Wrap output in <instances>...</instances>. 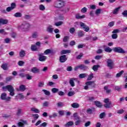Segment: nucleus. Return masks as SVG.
Returning a JSON list of instances; mask_svg holds the SVG:
<instances>
[{
    "label": "nucleus",
    "mask_w": 127,
    "mask_h": 127,
    "mask_svg": "<svg viewBox=\"0 0 127 127\" xmlns=\"http://www.w3.org/2000/svg\"><path fill=\"white\" fill-rule=\"evenodd\" d=\"M30 27H31L30 23L26 21H24L22 22L21 25L17 26V28L19 30H21L24 32H26L29 31V29H30Z\"/></svg>",
    "instance_id": "obj_1"
},
{
    "label": "nucleus",
    "mask_w": 127,
    "mask_h": 127,
    "mask_svg": "<svg viewBox=\"0 0 127 127\" xmlns=\"http://www.w3.org/2000/svg\"><path fill=\"white\" fill-rule=\"evenodd\" d=\"M2 89L4 92H5L6 91L9 92L10 96H13L15 95V93L14 92V88H13V86L11 85H7L6 86H3L2 87Z\"/></svg>",
    "instance_id": "obj_2"
},
{
    "label": "nucleus",
    "mask_w": 127,
    "mask_h": 127,
    "mask_svg": "<svg viewBox=\"0 0 127 127\" xmlns=\"http://www.w3.org/2000/svg\"><path fill=\"white\" fill-rule=\"evenodd\" d=\"M7 94L6 93H2L0 96V99L1 100L6 101V102H10L11 97L8 96L7 97Z\"/></svg>",
    "instance_id": "obj_3"
},
{
    "label": "nucleus",
    "mask_w": 127,
    "mask_h": 127,
    "mask_svg": "<svg viewBox=\"0 0 127 127\" xmlns=\"http://www.w3.org/2000/svg\"><path fill=\"white\" fill-rule=\"evenodd\" d=\"M88 66L84 64H81L77 65L74 68V70L77 71L78 69H80V70H83V71H86L87 69H88Z\"/></svg>",
    "instance_id": "obj_4"
},
{
    "label": "nucleus",
    "mask_w": 127,
    "mask_h": 127,
    "mask_svg": "<svg viewBox=\"0 0 127 127\" xmlns=\"http://www.w3.org/2000/svg\"><path fill=\"white\" fill-rule=\"evenodd\" d=\"M64 6V2L63 1L58 0L55 1V7H57V8H61Z\"/></svg>",
    "instance_id": "obj_5"
},
{
    "label": "nucleus",
    "mask_w": 127,
    "mask_h": 127,
    "mask_svg": "<svg viewBox=\"0 0 127 127\" xmlns=\"http://www.w3.org/2000/svg\"><path fill=\"white\" fill-rule=\"evenodd\" d=\"M107 67L110 69H112L114 68V61L111 59H107Z\"/></svg>",
    "instance_id": "obj_6"
},
{
    "label": "nucleus",
    "mask_w": 127,
    "mask_h": 127,
    "mask_svg": "<svg viewBox=\"0 0 127 127\" xmlns=\"http://www.w3.org/2000/svg\"><path fill=\"white\" fill-rule=\"evenodd\" d=\"M113 51L114 52H116L117 53H122V54H125L126 53V51L124 50L121 47H115L113 49Z\"/></svg>",
    "instance_id": "obj_7"
},
{
    "label": "nucleus",
    "mask_w": 127,
    "mask_h": 127,
    "mask_svg": "<svg viewBox=\"0 0 127 127\" xmlns=\"http://www.w3.org/2000/svg\"><path fill=\"white\" fill-rule=\"evenodd\" d=\"M15 7H16V4H15V3L14 2H13L11 3L10 6L6 8V10L8 12H9V11H11V10L14 9Z\"/></svg>",
    "instance_id": "obj_8"
},
{
    "label": "nucleus",
    "mask_w": 127,
    "mask_h": 127,
    "mask_svg": "<svg viewBox=\"0 0 127 127\" xmlns=\"http://www.w3.org/2000/svg\"><path fill=\"white\" fill-rule=\"evenodd\" d=\"M38 56L39 57V61H41V62H43L47 59V57L44 56L43 54L40 53L38 54Z\"/></svg>",
    "instance_id": "obj_9"
},
{
    "label": "nucleus",
    "mask_w": 127,
    "mask_h": 127,
    "mask_svg": "<svg viewBox=\"0 0 127 127\" xmlns=\"http://www.w3.org/2000/svg\"><path fill=\"white\" fill-rule=\"evenodd\" d=\"M21 122L17 123L18 127H24V125H27V122L25 120H22Z\"/></svg>",
    "instance_id": "obj_10"
},
{
    "label": "nucleus",
    "mask_w": 127,
    "mask_h": 127,
    "mask_svg": "<svg viewBox=\"0 0 127 127\" xmlns=\"http://www.w3.org/2000/svg\"><path fill=\"white\" fill-rule=\"evenodd\" d=\"M67 61V57L66 55H63L60 57V62L61 63H64Z\"/></svg>",
    "instance_id": "obj_11"
},
{
    "label": "nucleus",
    "mask_w": 127,
    "mask_h": 127,
    "mask_svg": "<svg viewBox=\"0 0 127 127\" xmlns=\"http://www.w3.org/2000/svg\"><path fill=\"white\" fill-rule=\"evenodd\" d=\"M53 30H54V28H53V25L48 26L47 28V31L49 33H53Z\"/></svg>",
    "instance_id": "obj_12"
},
{
    "label": "nucleus",
    "mask_w": 127,
    "mask_h": 127,
    "mask_svg": "<svg viewBox=\"0 0 127 127\" xmlns=\"http://www.w3.org/2000/svg\"><path fill=\"white\" fill-rule=\"evenodd\" d=\"M85 84H86L87 86H92V87H94L95 86H96V84L95 83V81H87L85 82Z\"/></svg>",
    "instance_id": "obj_13"
},
{
    "label": "nucleus",
    "mask_w": 127,
    "mask_h": 127,
    "mask_svg": "<svg viewBox=\"0 0 127 127\" xmlns=\"http://www.w3.org/2000/svg\"><path fill=\"white\" fill-rule=\"evenodd\" d=\"M74 80H76V78H71L69 79V83L71 87H75V82H74Z\"/></svg>",
    "instance_id": "obj_14"
},
{
    "label": "nucleus",
    "mask_w": 127,
    "mask_h": 127,
    "mask_svg": "<svg viewBox=\"0 0 127 127\" xmlns=\"http://www.w3.org/2000/svg\"><path fill=\"white\" fill-rule=\"evenodd\" d=\"M74 126V122L73 121H69L66 124L64 125V127H73Z\"/></svg>",
    "instance_id": "obj_15"
},
{
    "label": "nucleus",
    "mask_w": 127,
    "mask_h": 127,
    "mask_svg": "<svg viewBox=\"0 0 127 127\" xmlns=\"http://www.w3.org/2000/svg\"><path fill=\"white\" fill-rule=\"evenodd\" d=\"M8 22V21L6 19H3L2 18H0V26L1 25V24L4 25V24H7V23Z\"/></svg>",
    "instance_id": "obj_16"
},
{
    "label": "nucleus",
    "mask_w": 127,
    "mask_h": 127,
    "mask_svg": "<svg viewBox=\"0 0 127 127\" xmlns=\"http://www.w3.org/2000/svg\"><path fill=\"white\" fill-rule=\"evenodd\" d=\"M31 72L34 73V74H36V73H39L40 70L36 67H34L31 69Z\"/></svg>",
    "instance_id": "obj_17"
},
{
    "label": "nucleus",
    "mask_w": 127,
    "mask_h": 127,
    "mask_svg": "<svg viewBox=\"0 0 127 127\" xmlns=\"http://www.w3.org/2000/svg\"><path fill=\"white\" fill-rule=\"evenodd\" d=\"M26 55V54L25 53V51L24 50H21L19 52V57H21V58H23V57H24Z\"/></svg>",
    "instance_id": "obj_18"
},
{
    "label": "nucleus",
    "mask_w": 127,
    "mask_h": 127,
    "mask_svg": "<svg viewBox=\"0 0 127 127\" xmlns=\"http://www.w3.org/2000/svg\"><path fill=\"white\" fill-rule=\"evenodd\" d=\"M104 107L106 109H110L113 108V104H112V102H109L108 103L104 104Z\"/></svg>",
    "instance_id": "obj_19"
},
{
    "label": "nucleus",
    "mask_w": 127,
    "mask_h": 127,
    "mask_svg": "<svg viewBox=\"0 0 127 127\" xmlns=\"http://www.w3.org/2000/svg\"><path fill=\"white\" fill-rule=\"evenodd\" d=\"M69 53H71V50H64L61 52V54L62 55L68 54Z\"/></svg>",
    "instance_id": "obj_20"
},
{
    "label": "nucleus",
    "mask_w": 127,
    "mask_h": 127,
    "mask_svg": "<svg viewBox=\"0 0 127 127\" xmlns=\"http://www.w3.org/2000/svg\"><path fill=\"white\" fill-rule=\"evenodd\" d=\"M85 17H86L85 15L80 16L79 14H77L75 15V18H76V19H82L83 18H85Z\"/></svg>",
    "instance_id": "obj_21"
},
{
    "label": "nucleus",
    "mask_w": 127,
    "mask_h": 127,
    "mask_svg": "<svg viewBox=\"0 0 127 127\" xmlns=\"http://www.w3.org/2000/svg\"><path fill=\"white\" fill-rule=\"evenodd\" d=\"M94 103L95 106H96V107H98V108H102V103H101L100 102L95 101Z\"/></svg>",
    "instance_id": "obj_22"
},
{
    "label": "nucleus",
    "mask_w": 127,
    "mask_h": 127,
    "mask_svg": "<svg viewBox=\"0 0 127 127\" xmlns=\"http://www.w3.org/2000/svg\"><path fill=\"white\" fill-rule=\"evenodd\" d=\"M31 112H34V113H35L36 114H39V113H40L39 110L34 107L31 108Z\"/></svg>",
    "instance_id": "obj_23"
},
{
    "label": "nucleus",
    "mask_w": 127,
    "mask_h": 127,
    "mask_svg": "<svg viewBox=\"0 0 127 127\" xmlns=\"http://www.w3.org/2000/svg\"><path fill=\"white\" fill-rule=\"evenodd\" d=\"M21 115H23V113L22 112V109H18L16 113V116H21Z\"/></svg>",
    "instance_id": "obj_24"
},
{
    "label": "nucleus",
    "mask_w": 127,
    "mask_h": 127,
    "mask_svg": "<svg viewBox=\"0 0 127 127\" xmlns=\"http://www.w3.org/2000/svg\"><path fill=\"white\" fill-rule=\"evenodd\" d=\"M71 107H72L74 109H77L80 107V105L77 103H73L71 104Z\"/></svg>",
    "instance_id": "obj_25"
},
{
    "label": "nucleus",
    "mask_w": 127,
    "mask_h": 127,
    "mask_svg": "<svg viewBox=\"0 0 127 127\" xmlns=\"http://www.w3.org/2000/svg\"><path fill=\"white\" fill-rule=\"evenodd\" d=\"M25 85H21L19 86V90L21 92H24L25 90H26Z\"/></svg>",
    "instance_id": "obj_26"
},
{
    "label": "nucleus",
    "mask_w": 127,
    "mask_h": 127,
    "mask_svg": "<svg viewBox=\"0 0 127 127\" xmlns=\"http://www.w3.org/2000/svg\"><path fill=\"white\" fill-rule=\"evenodd\" d=\"M32 38H35V39L37 38V37H38V32H35L33 33L32 34Z\"/></svg>",
    "instance_id": "obj_27"
},
{
    "label": "nucleus",
    "mask_w": 127,
    "mask_h": 127,
    "mask_svg": "<svg viewBox=\"0 0 127 127\" xmlns=\"http://www.w3.org/2000/svg\"><path fill=\"white\" fill-rule=\"evenodd\" d=\"M112 51L113 50H112V49L109 47H108L104 49V51H105V52H108V53H111Z\"/></svg>",
    "instance_id": "obj_28"
},
{
    "label": "nucleus",
    "mask_w": 127,
    "mask_h": 127,
    "mask_svg": "<svg viewBox=\"0 0 127 127\" xmlns=\"http://www.w3.org/2000/svg\"><path fill=\"white\" fill-rule=\"evenodd\" d=\"M99 68H100V65H93L92 69L93 71H98Z\"/></svg>",
    "instance_id": "obj_29"
},
{
    "label": "nucleus",
    "mask_w": 127,
    "mask_h": 127,
    "mask_svg": "<svg viewBox=\"0 0 127 127\" xmlns=\"http://www.w3.org/2000/svg\"><path fill=\"white\" fill-rule=\"evenodd\" d=\"M42 91L44 92L46 96H50V91H48L46 89H43Z\"/></svg>",
    "instance_id": "obj_30"
},
{
    "label": "nucleus",
    "mask_w": 127,
    "mask_h": 127,
    "mask_svg": "<svg viewBox=\"0 0 127 127\" xmlns=\"http://www.w3.org/2000/svg\"><path fill=\"white\" fill-rule=\"evenodd\" d=\"M1 68L3 69V70H7V64H3L1 65Z\"/></svg>",
    "instance_id": "obj_31"
},
{
    "label": "nucleus",
    "mask_w": 127,
    "mask_h": 127,
    "mask_svg": "<svg viewBox=\"0 0 127 127\" xmlns=\"http://www.w3.org/2000/svg\"><path fill=\"white\" fill-rule=\"evenodd\" d=\"M93 78H94V74L91 73L88 75L87 81H90V80H92Z\"/></svg>",
    "instance_id": "obj_32"
},
{
    "label": "nucleus",
    "mask_w": 127,
    "mask_h": 127,
    "mask_svg": "<svg viewBox=\"0 0 127 127\" xmlns=\"http://www.w3.org/2000/svg\"><path fill=\"white\" fill-rule=\"evenodd\" d=\"M31 49L32 51H37V50H38L36 46L34 45L31 46Z\"/></svg>",
    "instance_id": "obj_33"
},
{
    "label": "nucleus",
    "mask_w": 127,
    "mask_h": 127,
    "mask_svg": "<svg viewBox=\"0 0 127 127\" xmlns=\"http://www.w3.org/2000/svg\"><path fill=\"white\" fill-rule=\"evenodd\" d=\"M14 16H15V17H21L22 14L20 12H16L14 14Z\"/></svg>",
    "instance_id": "obj_34"
},
{
    "label": "nucleus",
    "mask_w": 127,
    "mask_h": 127,
    "mask_svg": "<svg viewBox=\"0 0 127 127\" xmlns=\"http://www.w3.org/2000/svg\"><path fill=\"white\" fill-rule=\"evenodd\" d=\"M16 97H18L20 99V100H22V99H24V95L22 94V93H19Z\"/></svg>",
    "instance_id": "obj_35"
},
{
    "label": "nucleus",
    "mask_w": 127,
    "mask_h": 127,
    "mask_svg": "<svg viewBox=\"0 0 127 127\" xmlns=\"http://www.w3.org/2000/svg\"><path fill=\"white\" fill-rule=\"evenodd\" d=\"M125 73V71L124 70H121L120 72L118 73L116 75L117 78H119L121 77V76Z\"/></svg>",
    "instance_id": "obj_36"
},
{
    "label": "nucleus",
    "mask_w": 127,
    "mask_h": 127,
    "mask_svg": "<svg viewBox=\"0 0 127 127\" xmlns=\"http://www.w3.org/2000/svg\"><path fill=\"white\" fill-rule=\"evenodd\" d=\"M80 79H83V78H86L87 74L86 73H81L79 75Z\"/></svg>",
    "instance_id": "obj_37"
},
{
    "label": "nucleus",
    "mask_w": 127,
    "mask_h": 127,
    "mask_svg": "<svg viewBox=\"0 0 127 127\" xmlns=\"http://www.w3.org/2000/svg\"><path fill=\"white\" fill-rule=\"evenodd\" d=\"M44 53L46 55H48V54H50V53H52V52H51V50L47 49L44 51Z\"/></svg>",
    "instance_id": "obj_38"
},
{
    "label": "nucleus",
    "mask_w": 127,
    "mask_h": 127,
    "mask_svg": "<svg viewBox=\"0 0 127 127\" xmlns=\"http://www.w3.org/2000/svg\"><path fill=\"white\" fill-rule=\"evenodd\" d=\"M64 22L63 21H59L55 23L54 25L56 26H60V25H62L63 24Z\"/></svg>",
    "instance_id": "obj_39"
},
{
    "label": "nucleus",
    "mask_w": 127,
    "mask_h": 127,
    "mask_svg": "<svg viewBox=\"0 0 127 127\" xmlns=\"http://www.w3.org/2000/svg\"><path fill=\"white\" fill-rule=\"evenodd\" d=\"M44 86V82L41 81V82H39L38 85V87L39 88H42V87H43Z\"/></svg>",
    "instance_id": "obj_40"
},
{
    "label": "nucleus",
    "mask_w": 127,
    "mask_h": 127,
    "mask_svg": "<svg viewBox=\"0 0 127 127\" xmlns=\"http://www.w3.org/2000/svg\"><path fill=\"white\" fill-rule=\"evenodd\" d=\"M74 95H75V92L74 91H69L67 94L68 97H72V96H74Z\"/></svg>",
    "instance_id": "obj_41"
},
{
    "label": "nucleus",
    "mask_w": 127,
    "mask_h": 127,
    "mask_svg": "<svg viewBox=\"0 0 127 127\" xmlns=\"http://www.w3.org/2000/svg\"><path fill=\"white\" fill-rule=\"evenodd\" d=\"M78 36L80 37H82V36H84V31H79L78 33Z\"/></svg>",
    "instance_id": "obj_42"
},
{
    "label": "nucleus",
    "mask_w": 127,
    "mask_h": 127,
    "mask_svg": "<svg viewBox=\"0 0 127 127\" xmlns=\"http://www.w3.org/2000/svg\"><path fill=\"white\" fill-rule=\"evenodd\" d=\"M119 10H120V7H117L115 8L113 11V14H117L118 12H119Z\"/></svg>",
    "instance_id": "obj_43"
},
{
    "label": "nucleus",
    "mask_w": 127,
    "mask_h": 127,
    "mask_svg": "<svg viewBox=\"0 0 127 127\" xmlns=\"http://www.w3.org/2000/svg\"><path fill=\"white\" fill-rule=\"evenodd\" d=\"M102 58H103V56L97 55L95 56V59H96V60H100V59H102Z\"/></svg>",
    "instance_id": "obj_44"
},
{
    "label": "nucleus",
    "mask_w": 127,
    "mask_h": 127,
    "mask_svg": "<svg viewBox=\"0 0 127 127\" xmlns=\"http://www.w3.org/2000/svg\"><path fill=\"white\" fill-rule=\"evenodd\" d=\"M86 113L87 114H89V115H91V114H93V110L91 108H88L86 110Z\"/></svg>",
    "instance_id": "obj_45"
},
{
    "label": "nucleus",
    "mask_w": 127,
    "mask_h": 127,
    "mask_svg": "<svg viewBox=\"0 0 127 127\" xmlns=\"http://www.w3.org/2000/svg\"><path fill=\"white\" fill-rule=\"evenodd\" d=\"M80 26L83 29H85V28L87 26V25L85 24V23L80 22Z\"/></svg>",
    "instance_id": "obj_46"
},
{
    "label": "nucleus",
    "mask_w": 127,
    "mask_h": 127,
    "mask_svg": "<svg viewBox=\"0 0 127 127\" xmlns=\"http://www.w3.org/2000/svg\"><path fill=\"white\" fill-rule=\"evenodd\" d=\"M58 91H59V89H58V88H53L52 89V92L54 94H55V93H57V92H58Z\"/></svg>",
    "instance_id": "obj_47"
},
{
    "label": "nucleus",
    "mask_w": 127,
    "mask_h": 127,
    "mask_svg": "<svg viewBox=\"0 0 127 127\" xmlns=\"http://www.w3.org/2000/svg\"><path fill=\"white\" fill-rule=\"evenodd\" d=\"M24 18L26 20H28V19H30V18H31V16L30 15H25Z\"/></svg>",
    "instance_id": "obj_48"
},
{
    "label": "nucleus",
    "mask_w": 127,
    "mask_h": 127,
    "mask_svg": "<svg viewBox=\"0 0 127 127\" xmlns=\"http://www.w3.org/2000/svg\"><path fill=\"white\" fill-rule=\"evenodd\" d=\"M39 8L40 10H45V6L43 5V4L40 5Z\"/></svg>",
    "instance_id": "obj_49"
},
{
    "label": "nucleus",
    "mask_w": 127,
    "mask_h": 127,
    "mask_svg": "<svg viewBox=\"0 0 127 127\" xmlns=\"http://www.w3.org/2000/svg\"><path fill=\"white\" fill-rule=\"evenodd\" d=\"M115 25V21H111L108 24L109 27H113Z\"/></svg>",
    "instance_id": "obj_50"
},
{
    "label": "nucleus",
    "mask_w": 127,
    "mask_h": 127,
    "mask_svg": "<svg viewBox=\"0 0 127 127\" xmlns=\"http://www.w3.org/2000/svg\"><path fill=\"white\" fill-rule=\"evenodd\" d=\"M57 106L59 107V108H61V107H64V104L62 102H59L57 104Z\"/></svg>",
    "instance_id": "obj_51"
},
{
    "label": "nucleus",
    "mask_w": 127,
    "mask_h": 127,
    "mask_svg": "<svg viewBox=\"0 0 127 127\" xmlns=\"http://www.w3.org/2000/svg\"><path fill=\"white\" fill-rule=\"evenodd\" d=\"M24 62L22 61H19L18 62V65H19V66H23V65H24Z\"/></svg>",
    "instance_id": "obj_52"
},
{
    "label": "nucleus",
    "mask_w": 127,
    "mask_h": 127,
    "mask_svg": "<svg viewBox=\"0 0 127 127\" xmlns=\"http://www.w3.org/2000/svg\"><path fill=\"white\" fill-rule=\"evenodd\" d=\"M32 117H34V120H37L39 118V115L38 114H33Z\"/></svg>",
    "instance_id": "obj_53"
},
{
    "label": "nucleus",
    "mask_w": 127,
    "mask_h": 127,
    "mask_svg": "<svg viewBox=\"0 0 127 127\" xmlns=\"http://www.w3.org/2000/svg\"><path fill=\"white\" fill-rule=\"evenodd\" d=\"M122 15H123V16H124V17H127V10H124L123 12H122Z\"/></svg>",
    "instance_id": "obj_54"
},
{
    "label": "nucleus",
    "mask_w": 127,
    "mask_h": 127,
    "mask_svg": "<svg viewBox=\"0 0 127 127\" xmlns=\"http://www.w3.org/2000/svg\"><path fill=\"white\" fill-rule=\"evenodd\" d=\"M124 112L125 110H124L123 109H120L118 111L117 114L121 115L122 114H124Z\"/></svg>",
    "instance_id": "obj_55"
},
{
    "label": "nucleus",
    "mask_w": 127,
    "mask_h": 127,
    "mask_svg": "<svg viewBox=\"0 0 127 127\" xmlns=\"http://www.w3.org/2000/svg\"><path fill=\"white\" fill-rule=\"evenodd\" d=\"M75 126H80L81 120H76L74 123Z\"/></svg>",
    "instance_id": "obj_56"
},
{
    "label": "nucleus",
    "mask_w": 127,
    "mask_h": 127,
    "mask_svg": "<svg viewBox=\"0 0 127 127\" xmlns=\"http://www.w3.org/2000/svg\"><path fill=\"white\" fill-rule=\"evenodd\" d=\"M112 38L113 39H117L118 38V34H112Z\"/></svg>",
    "instance_id": "obj_57"
},
{
    "label": "nucleus",
    "mask_w": 127,
    "mask_h": 127,
    "mask_svg": "<svg viewBox=\"0 0 127 127\" xmlns=\"http://www.w3.org/2000/svg\"><path fill=\"white\" fill-rule=\"evenodd\" d=\"M81 11L83 13H85V12H87V8H86V7H84L83 8H82L81 9Z\"/></svg>",
    "instance_id": "obj_58"
},
{
    "label": "nucleus",
    "mask_w": 127,
    "mask_h": 127,
    "mask_svg": "<svg viewBox=\"0 0 127 127\" xmlns=\"http://www.w3.org/2000/svg\"><path fill=\"white\" fill-rule=\"evenodd\" d=\"M68 40H69V37L68 36H65L63 39L64 42H67Z\"/></svg>",
    "instance_id": "obj_59"
},
{
    "label": "nucleus",
    "mask_w": 127,
    "mask_h": 127,
    "mask_svg": "<svg viewBox=\"0 0 127 127\" xmlns=\"http://www.w3.org/2000/svg\"><path fill=\"white\" fill-rule=\"evenodd\" d=\"M69 32L70 33H74L75 32V28L74 27L70 28L69 29Z\"/></svg>",
    "instance_id": "obj_60"
},
{
    "label": "nucleus",
    "mask_w": 127,
    "mask_h": 127,
    "mask_svg": "<svg viewBox=\"0 0 127 127\" xmlns=\"http://www.w3.org/2000/svg\"><path fill=\"white\" fill-rule=\"evenodd\" d=\"M43 107H48L49 106V102L45 101L43 104Z\"/></svg>",
    "instance_id": "obj_61"
},
{
    "label": "nucleus",
    "mask_w": 127,
    "mask_h": 127,
    "mask_svg": "<svg viewBox=\"0 0 127 127\" xmlns=\"http://www.w3.org/2000/svg\"><path fill=\"white\" fill-rule=\"evenodd\" d=\"M105 116H106V113H105V112H103L100 114L99 117L100 119H103Z\"/></svg>",
    "instance_id": "obj_62"
},
{
    "label": "nucleus",
    "mask_w": 127,
    "mask_h": 127,
    "mask_svg": "<svg viewBox=\"0 0 127 127\" xmlns=\"http://www.w3.org/2000/svg\"><path fill=\"white\" fill-rule=\"evenodd\" d=\"M26 78H27V80H31V79H32V76H30L28 74H26Z\"/></svg>",
    "instance_id": "obj_63"
},
{
    "label": "nucleus",
    "mask_w": 127,
    "mask_h": 127,
    "mask_svg": "<svg viewBox=\"0 0 127 127\" xmlns=\"http://www.w3.org/2000/svg\"><path fill=\"white\" fill-rule=\"evenodd\" d=\"M100 13H101V9H96V10L95 11V14H96V15L100 14Z\"/></svg>",
    "instance_id": "obj_64"
}]
</instances>
